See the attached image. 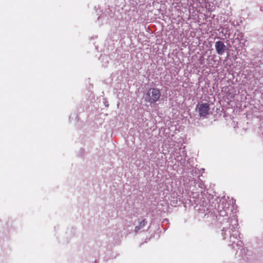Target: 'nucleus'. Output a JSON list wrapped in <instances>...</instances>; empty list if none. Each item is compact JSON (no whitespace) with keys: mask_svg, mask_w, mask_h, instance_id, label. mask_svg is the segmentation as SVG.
I'll list each match as a JSON object with an SVG mask.
<instances>
[{"mask_svg":"<svg viewBox=\"0 0 263 263\" xmlns=\"http://www.w3.org/2000/svg\"><path fill=\"white\" fill-rule=\"evenodd\" d=\"M161 97V92L159 89L152 88L147 91L145 96V101L151 104L157 102Z\"/></svg>","mask_w":263,"mask_h":263,"instance_id":"f257e3e1","label":"nucleus"},{"mask_svg":"<svg viewBox=\"0 0 263 263\" xmlns=\"http://www.w3.org/2000/svg\"><path fill=\"white\" fill-rule=\"evenodd\" d=\"M196 109L200 117L205 118L212 113L210 110V104L208 103H202L198 104L196 106Z\"/></svg>","mask_w":263,"mask_h":263,"instance_id":"f03ea898","label":"nucleus"},{"mask_svg":"<svg viewBox=\"0 0 263 263\" xmlns=\"http://www.w3.org/2000/svg\"><path fill=\"white\" fill-rule=\"evenodd\" d=\"M215 47L216 52L219 55H222L227 49L226 46L223 42L219 41L215 43Z\"/></svg>","mask_w":263,"mask_h":263,"instance_id":"7ed1b4c3","label":"nucleus"},{"mask_svg":"<svg viewBox=\"0 0 263 263\" xmlns=\"http://www.w3.org/2000/svg\"><path fill=\"white\" fill-rule=\"evenodd\" d=\"M146 223V221L145 219H143L140 223L139 226L136 227V230H139L141 228L144 227Z\"/></svg>","mask_w":263,"mask_h":263,"instance_id":"20e7f679","label":"nucleus"},{"mask_svg":"<svg viewBox=\"0 0 263 263\" xmlns=\"http://www.w3.org/2000/svg\"><path fill=\"white\" fill-rule=\"evenodd\" d=\"M227 96L228 97L230 98H233L234 97V93H232L228 92L227 93Z\"/></svg>","mask_w":263,"mask_h":263,"instance_id":"39448f33","label":"nucleus"}]
</instances>
